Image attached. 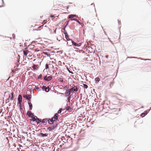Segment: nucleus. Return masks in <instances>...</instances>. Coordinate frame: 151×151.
<instances>
[{
    "label": "nucleus",
    "instance_id": "nucleus-39",
    "mask_svg": "<svg viewBox=\"0 0 151 151\" xmlns=\"http://www.w3.org/2000/svg\"><path fill=\"white\" fill-rule=\"evenodd\" d=\"M39 123L41 122H42V121L41 120H39Z\"/></svg>",
    "mask_w": 151,
    "mask_h": 151
},
{
    "label": "nucleus",
    "instance_id": "nucleus-2",
    "mask_svg": "<svg viewBox=\"0 0 151 151\" xmlns=\"http://www.w3.org/2000/svg\"><path fill=\"white\" fill-rule=\"evenodd\" d=\"M78 88H77L76 86H74L73 88L70 89L69 90L71 93H73L74 91L77 92L78 91Z\"/></svg>",
    "mask_w": 151,
    "mask_h": 151
},
{
    "label": "nucleus",
    "instance_id": "nucleus-36",
    "mask_svg": "<svg viewBox=\"0 0 151 151\" xmlns=\"http://www.w3.org/2000/svg\"><path fill=\"white\" fill-rule=\"evenodd\" d=\"M45 87H45V86H43L42 88V89H45Z\"/></svg>",
    "mask_w": 151,
    "mask_h": 151
},
{
    "label": "nucleus",
    "instance_id": "nucleus-25",
    "mask_svg": "<svg viewBox=\"0 0 151 151\" xmlns=\"http://www.w3.org/2000/svg\"><path fill=\"white\" fill-rule=\"evenodd\" d=\"M147 114V113H142L141 114V116L142 117H144L146 114Z\"/></svg>",
    "mask_w": 151,
    "mask_h": 151
},
{
    "label": "nucleus",
    "instance_id": "nucleus-33",
    "mask_svg": "<svg viewBox=\"0 0 151 151\" xmlns=\"http://www.w3.org/2000/svg\"><path fill=\"white\" fill-rule=\"evenodd\" d=\"M70 98H71V96H69L68 98V100L69 101H70Z\"/></svg>",
    "mask_w": 151,
    "mask_h": 151
},
{
    "label": "nucleus",
    "instance_id": "nucleus-30",
    "mask_svg": "<svg viewBox=\"0 0 151 151\" xmlns=\"http://www.w3.org/2000/svg\"><path fill=\"white\" fill-rule=\"evenodd\" d=\"M54 15H53L52 14V15H51L50 16V17H52V18H53V17H54V18L55 17H58V16H56V17H54Z\"/></svg>",
    "mask_w": 151,
    "mask_h": 151
},
{
    "label": "nucleus",
    "instance_id": "nucleus-15",
    "mask_svg": "<svg viewBox=\"0 0 151 151\" xmlns=\"http://www.w3.org/2000/svg\"><path fill=\"white\" fill-rule=\"evenodd\" d=\"M37 120H38V118H37L36 116H35L32 118V120L33 121H37Z\"/></svg>",
    "mask_w": 151,
    "mask_h": 151
},
{
    "label": "nucleus",
    "instance_id": "nucleus-16",
    "mask_svg": "<svg viewBox=\"0 0 151 151\" xmlns=\"http://www.w3.org/2000/svg\"><path fill=\"white\" fill-rule=\"evenodd\" d=\"M65 38L67 40L69 41L70 40V39L69 38V36L68 35V34H67L66 35H65Z\"/></svg>",
    "mask_w": 151,
    "mask_h": 151
},
{
    "label": "nucleus",
    "instance_id": "nucleus-12",
    "mask_svg": "<svg viewBox=\"0 0 151 151\" xmlns=\"http://www.w3.org/2000/svg\"><path fill=\"white\" fill-rule=\"evenodd\" d=\"M32 68L34 70H37L38 68L37 66L35 65H34L32 67Z\"/></svg>",
    "mask_w": 151,
    "mask_h": 151
},
{
    "label": "nucleus",
    "instance_id": "nucleus-9",
    "mask_svg": "<svg viewBox=\"0 0 151 151\" xmlns=\"http://www.w3.org/2000/svg\"><path fill=\"white\" fill-rule=\"evenodd\" d=\"M71 92L69 90V89H68L65 93V94L66 95V96L69 95L71 93Z\"/></svg>",
    "mask_w": 151,
    "mask_h": 151
},
{
    "label": "nucleus",
    "instance_id": "nucleus-7",
    "mask_svg": "<svg viewBox=\"0 0 151 151\" xmlns=\"http://www.w3.org/2000/svg\"><path fill=\"white\" fill-rule=\"evenodd\" d=\"M18 101L19 103L21 104V103L22 101V96L21 95H19L18 98Z\"/></svg>",
    "mask_w": 151,
    "mask_h": 151
},
{
    "label": "nucleus",
    "instance_id": "nucleus-24",
    "mask_svg": "<svg viewBox=\"0 0 151 151\" xmlns=\"http://www.w3.org/2000/svg\"><path fill=\"white\" fill-rule=\"evenodd\" d=\"M100 80V78L99 77H97L95 78V81H96L99 82Z\"/></svg>",
    "mask_w": 151,
    "mask_h": 151
},
{
    "label": "nucleus",
    "instance_id": "nucleus-13",
    "mask_svg": "<svg viewBox=\"0 0 151 151\" xmlns=\"http://www.w3.org/2000/svg\"><path fill=\"white\" fill-rule=\"evenodd\" d=\"M52 78V77L51 76H49L46 79V81H50Z\"/></svg>",
    "mask_w": 151,
    "mask_h": 151
},
{
    "label": "nucleus",
    "instance_id": "nucleus-47",
    "mask_svg": "<svg viewBox=\"0 0 151 151\" xmlns=\"http://www.w3.org/2000/svg\"><path fill=\"white\" fill-rule=\"evenodd\" d=\"M6 138L8 139V138L7 137H6Z\"/></svg>",
    "mask_w": 151,
    "mask_h": 151
},
{
    "label": "nucleus",
    "instance_id": "nucleus-19",
    "mask_svg": "<svg viewBox=\"0 0 151 151\" xmlns=\"http://www.w3.org/2000/svg\"><path fill=\"white\" fill-rule=\"evenodd\" d=\"M41 134V136L42 137H46L47 136V134H43V133H40Z\"/></svg>",
    "mask_w": 151,
    "mask_h": 151
},
{
    "label": "nucleus",
    "instance_id": "nucleus-42",
    "mask_svg": "<svg viewBox=\"0 0 151 151\" xmlns=\"http://www.w3.org/2000/svg\"><path fill=\"white\" fill-rule=\"evenodd\" d=\"M60 9H62V10L63 9V8H60Z\"/></svg>",
    "mask_w": 151,
    "mask_h": 151
},
{
    "label": "nucleus",
    "instance_id": "nucleus-29",
    "mask_svg": "<svg viewBox=\"0 0 151 151\" xmlns=\"http://www.w3.org/2000/svg\"><path fill=\"white\" fill-rule=\"evenodd\" d=\"M62 109H60V110H59L58 112V114H59V113H60L61 112V111H62Z\"/></svg>",
    "mask_w": 151,
    "mask_h": 151
},
{
    "label": "nucleus",
    "instance_id": "nucleus-17",
    "mask_svg": "<svg viewBox=\"0 0 151 151\" xmlns=\"http://www.w3.org/2000/svg\"><path fill=\"white\" fill-rule=\"evenodd\" d=\"M69 88V86L68 85H66L64 88V89L66 90V91L68 90Z\"/></svg>",
    "mask_w": 151,
    "mask_h": 151
},
{
    "label": "nucleus",
    "instance_id": "nucleus-11",
    "mask_svg": "<svg viewBox=\"0 0 151 151\" xmlns=\"http://www.w3.org/2000/svg\"><path fill=\"white\" fill-rule=\"evenodd\" d=\"M23 52L24 55H25L26 56H27V54L29 52V51L28 50H23Z\"/></svg>",
    "mask_w": 151,
    "mask_h": 151
},
{
    "label": "nucleus",
    "instance_id": "nucleus-1",
    "mask_svg": "<svg viewBox=\"0 0 151 151\" xmlns=\"http://www.w3.org/2000/svg\"><path fill=\"white\" fill-rule=\"evenodd\" d=\"M58 113H56L53 117L49 119L48 120V123L50 124H52L54 122H56L58 120Z\"/></svg>",
    "mask_w": 151,
    "mask_h": 151
},
{
    "label": "nucleus",
    "instance_id": "nucleus-34",
    "mask_svg": "<svg viewBox=\"0 0 151 151\" xmlns=\"http://www.w3.org/2000/svg\"><path fill=\"white\" fill-rule=\"evenodd\" d=\"M47 78V77L46 76H45L44 77V79L46 81Z\"/></svg>",
    "mask_w": 151,
    "mask_h": 151
},
{
    "label": "nucleus",
    "instance_id": "nucleus-10",
    "mask_svg": "<svg viewBox=\"0 0 151 151\" xmlns=\"http://www.w3.org/2000/svg\"><path fill=\"white\" fill-rule=\"evenodd\" d=\"M66 109L69 111H72V108L69 106H67L65 108Z\"/></svg>",
    "mask_w": 151,
    "mask_h": 151
},
{
    "label": "nucleus",
    "instance_id": "nucleus-6",
    "mask_svg": "<svg viewBox=\"0 0 151 151\" xmlns=\"http://www.w3.org/2000/svg\"><path fill=\"white\" fill-rule=\"evenodd\" d=\"M27 115L30 117H32L33 116V114L31 111H29L27 112Z\"/></svg>",
    "mask_w": 151,
    "mask_h": 151
},
{
    "label": "nucleus",
    "instance_id": "nucleus-8",
    "mask_svg": "<svg viewBox=\"0 0 151 151\" xmlns=\"http://www.w3.org/2000/svg\"><path fill=\"white\" fill-rule=\"evenodd\" d=\"M55 128V126H52L51 127H48L47 128V129H48L49 131H50L53 129Z\"/></svg>",
    "mask_w": 151,
    "mask_h": 151
},
{
    "label": "nucleus",
    "instance_id": "nucleus-27",
    "mask_svg": "<svg viewBox=\"0 0 151 151\" xmlns=\"http://www.w3.org/2000/svg\"><path fill=\"white\" fill-rule=\"evenodd\" d=\"M48 65L47 64H46L45 65V68L46 69H49V66H48Z\"/></svg>",
    "mask_w": 151,
    "mask_h": 151
},
{
    "label": "nucleus",
    "instance_id": "nucleus-22",
    "mask_svg": "<svg viewBox=\"0 0 151 151\" xmlns=\"http://www.w3.org/2000/svg\"><path fill=\"white\" fill-rule=\"evenodd\" d=\"M62 39V37L61 35L59 36L57 38V40L59 41Z\"/></svg>",
    "mask_w": 151,
    "mask_h": 151
},
{
    "label": "nucleus",
    "instance_id": "nucleus-40",
    "mask_svg": "<svg viewBox=\"0 0 151 151\" xmlns=\"http://www.w3.org/2000/svg\"><path fill=\"white\" fill-rule=\"evenodd\" d=\"M65 9H67L68 8V7L67 6H65Z\"/></svg>",
    "mask_w": 151,
    "mask_h": 151
},
{
    "label": "nucleus",
    "instance_id": "nucleus-4",
    "mask_svg": "<svg viewBox=\"0 0 151 151\" xmlns=\"http://www.w3.org/2000/svg\"><path fill=\"white\" fill-rule=\"evenodd\" d=\"M72 42L73 45H74L76 46L79 47L81 45V43H77L73 41H72Z\"/></svg>",
    "mask_w": 151,
    "mask_h": 151
},
{
    "label": "nucleus",
    "instance_id": "nucleus-38",
    "mask_svg": "<svg viewBox=\"0 0 151 151\" xmlns=\"http://www.w3.org/2000/svg\"><path fill=\"white\" fill-rule=\"evenodd\" d=\"M36 88L37 89H39L38 87H36Z\"/></svg>",
    "mask_w": 151,
    "mask_h": 151
},
{
    "label": "nucleus",
    "instance_id": "nucleus-5",
    "mask_svg": "<svg viewBox=\"0 0 151 151\" xmlns=\"http://www.w3.org/2000/svg\"><path fill=\"white\" fill-rule=\"evenodd\" d=\"M9 98L10 99V100H12L14 99V93L12 92L11 94H9Z\"/></svg>",
    "mask_w": 151,
    "mask_h": 151
},
{
    "label": "nucleus",
    "instance_id": "nucleus-44",
    "mask_svg": "<svg viewBox=\"0 0 151 151\" xmlns=\"http://www.w3.org/2000/svg\"><path fill=\"white\" fill-rule=\"evenodd\" d=\"M61 82H63V80L62 79V81H61Z\"/></svg>",
    "mask_w": 151,
    "mask_h": 151
},
{
    "label": "nucleus",
    "instance_id": "nucleus-32",
    "mask_svg": "<svg viewBox=\"0 0 151 151\" xmlns=\"http://www.w3.org/2000/svg\"><path fill=\"white\" fill-rule=\"evenodd\" d=\"M39 120H40V119L38 118V120H37V121H36L37 122V124L39 123Z\"/></svg>",
    "mask_w": 151,
    "mask_h": 151
},
{
    "label": "nucleus",
    "instance_id": "nucleus-18",
    "mask_svg": "<svg viewBox=\"0 0 151 151\" xmlns=\"http://www.w3.org/2000/svg\"><path fill=\"white\" fill-rule=\"evenodd\" d=\"M49 87H46L45 88V91L47 92H48L49 91Z\"/></svg>",
    "mask_w": 151,
    "mask_h": 151
},
{
    "label": "nucleus",
    "instance_id": "nucleus-31",
    "mask_svg": "<svg viewBox=\"0 0 151 151\" xmlns=\"http://www.w3.org/2000/svg\"><path fill=\"white\" fill-rule=\"evenodd\" d=\"M46 55L47 56H49V57H50V54H47V53H45Z\"/></svg>",
    "mask_w": 151,
    "mask_h": 151
},
{
    "label": "nucleus",
    "instance_id": "nucleus-20",
    "mask_svg": "<svg viewBox=\"0 0 151 151\" xmlns=\"http://www.w3.org/2000/svg\"><path fill=\"white\" fill-rule=\"evenodd\" d=\"M83 87L84 89H86L88 87V86L87 85L85 84H83Z\"/></svg>",
    "mask_w": 151,
    "mask_h": 151
},
{
    "label": "nucleus",
    "instance_id": "nucleus-43",
    "mask_svg": "<svg viewBox=\"0 0 151 151\" xmlns=\"http://www.w3.org/2000/svg\"><path fill=\"white\" fill-rule=\"evenodd\" d=\"M30 47H33V46L32 45H30Z\"/></svg>",
    "mask_w": 151,
    "mask_h": 151
},
{
    "label": "nucleus",
    "instance_id": "nucleus-14",
    "mask_svg": "<svg viewBox=\"0 0 151 151\" xmlns=\"http://www.w3.org/2000/svg\"><path fill=\"white\" fill-rule=\"evenodd\" d=\"M28 104L29 106V109L30 110H32V104L31 103H28Z\"/></svg>",
    "mask_w": 151,
    "mask_h": 151
},
{
    "label": "nucleus",
    "instance_id": "nucleus-26",
    "mask_svg": "<svg viewBox=\"0 0 151 151\" xmlns=\"http://www.w3.org/2000/svg\"><path fill=\"white\" fill-rule=\"evenodd\" d=\"M64 31L63 32L65 34V35H66L68 34L67 31L66 30H65V28L64 29Z\"/></svg>",
    "mask_w": 151,
    "mask_h": 151
},
{
    "label": "nucleus",
    "instance_id": "nucleus-35",
    "mask_svg": "<svg viewBox=\"0 0 151 151\" xmlns=\"http://www.w3.org/2000/svg\"><path fill=\"white\" fill-rule=\"evenodd\" d=\"M71 20H75V21H76L77 20V19H71Z\"/></svg>",
    "mask_w": 151,
    "mask_h": 151
},
{
    "label": "nucleus",
    "instance_id": "nucleus-45",
    "mask_svg": "<svg viewBox=\"0 0 151 151\" xmlns=\"http://www.w3.org/2000/svg\"><path fill=\"white\" fill-rule=\"evenodd\" d=\"M53 19H53V18H52V20H53Z\"/></svg>",
    "mask_w": 151,
    "mask_h": 151
},
{
    "label": "nucleus",
    "instance_id": "nucleus-21",
    "mask_svg": "<svg viewBox=\"0 0 151 151\" xmlns=\"http://www.w3.org/2000/svg\"><path fill=\"white\" fill-rule=\"evenodd\" d=\"M47 121H48V120H47V119H43L42 121V122L43 123H44L45 122H46Z\"/></svg>",
    "mask_w": 151,
    "mask_h": 151
},
{
    "label": "nucleus",
    "instance_id": "nucleus-41",
    "mask_svg": "<svg viewBox=\"0 0 151 151\" xmlns=\"http://www.w3.org/2000/svg\"><path fill=\"white\" fill-rule=\"evenodd\" d=\"M56 30H55V32H54L55 33H56Z\"/></svg>",
    "mask_w": 151,
    "mask_h": 151
},
{
    "label": "nucleus",
    "instance_id": "nucleus-3",
    "mask_svg": "<svg viewBox=\"0 0 151 151\" xmlns=\"http://www.w3.org/2000/svg\"><path fill=\"white\" fill-rule=\"evenodd\" d=\"M24 98H25L26 99H27L29 100L30 101V99L31 98V95H30L26 94L24 95L23 96Z\"/></svg>",
    "mask_w": 151,
    "mask_h": 151
},
{
    "label": "nucleus",
    "instance_id": "nucleus-46",
    "mask_svg": "<svg viewBox=\"0 0 151 151\" xmlns=\"http://www.w3.org/2000/svg\"><path fill=\"white\" fill-rule=\"evenodd\" d=\"M91 5H93V4H92Z\"/></svg>",
    "mask_w": 151,
    "mask_h": 151
},
{
    "label": "nucleus",
    "instance_id": "nucleus-28",
    "mask_svg": "<svg viewBox=\"0 0 151 151\" xmlns=\"http://www.w3.org/2000/svg\"><path fill=\"white\" fill-rule=\"evenodd\" d=\"M42 74H40L38 77V78L39 79H42Z\"/></svg>",
    "mask_w": 151,
    "mask_h": 151
},
{
    "label": "nucleus",
    "instance_id": "nucleus-37",
    "mask_svg": "<svg viewBox=\"0 0 151 151\" xmlns=\"http://www.w3.org/2000/svg\"><path fill=\"white\" fill-rule=\"evenodd\" d=\"M69 71L70 73H71L72 74H73V73L72 72L70 71L69 70Z\"/></svg>",
    "mask_w": 151,
    "mask_h": 151
},
{
    "label": "nucleus",
    "instance_id": "nucleus-23",
    "mask_svg": "<svg viewBox=\"0 0 151 151\" xmlns=\"http://www.w3.org/2000/svg\"><path fill=\"white\" fill-rule=\"evenodd\" d=\"M75 16V15H74L71 14L69 16V17L70 18H73Z\"/></svg>",
    "mask_w": 151,
    "mask_h": 151
}]
</instances>
